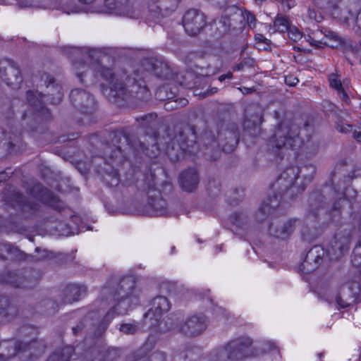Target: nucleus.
Returning <instances> with one entry per match:
<instances>
[{"mask_svg":"<svg viewBox=\"0 0 361 361\" xmlns=\"http://www.w3.org/2000/svg\"><path fill=\"white\" fill-rule=\"evenodd\" d=\"M208 69L209 70H207V71L204 73L206 75H214L219 72V69L216 66H212L211 69L209 67H208Z\"/></svg>","mask_w":361,"mask_h":361,"instance_id":"obj_49","label":"nucleus"},{"mask_svg":"<svg viewBox=\"0 0 361 361\" xmlns=\"http://www.w3.org/2000/svg\"><path fill=\"white\" fill-rule=\"evenodd\" d=\"M170 303L164 296H157L152 301V307L145 314L146 319H154L156 322L159 320L162 314L169 311Z\"/></svg>","mask_w":361,"mask_h":361,"instance_id":"obj_18","label":"nucleus"},{"mask_svg":"<svg viewBox=\"0 0 361 361\" xmlns=\"http://www.w3.org/2000/svg\"><path fill=\"white\" fill-rule=\"evenodd\" d=\"M28 193L40 200L41 202L49 205L54 209L60 210L62 208L61 203L59 198L55 196L49 190L44 188L41 184H35L28 191Z\"/></svg>","mask_w":361,"mask_h":361,"instance_id":"obj_17","label":"nucleus"},{"mask_svg":"<svg viewBox=\"0 0 361 361\" xmlns=\"http://www.w3.org/2000/svg\"><path fill=\"white\" fill-rule=\"evenodd\" d=\"M357 23L358 27H361V13H360L357 17Z\"/></svg>","mask_w":361,"mask_h":361,"instance_id":"obj_58","label":"nucleus"},{"mask_svg":"<svg viewBox=\"0 0 361 361\" xmlns=\"http://www.w3.org/2000/svg\"><path fill=\"white\" fill-rule=\"evenodd\" d=\"M9 144H10L11 147H12V146H15V145H16V143H14L13 142H9Z\"/></svg>","mask_w":361,"mask_h":361,"instance_id":"obj_61","label":"nucleus"},{"mask_svg":"<svg viewBox=\"0 0 361 361\" xmlns=\"http://www.w3.org/2000/svg\"><path fill=\"white\" fill-rule=\"evenodd\" d=\"M228 9L229 8L226 10V13L224 16H223L218 21L215 22L216 33L219 36L227 33L231 27H236L234 21L237 20L233 16V13H229L228 11Z\"/></svg>","mask_w":361,"mask_h":361,"instance_id":"obj_24","label":"nucleus"},{"mask_svg":"<svg viewBox=\"0 0 361 361\" xmlns=\"http://www.w3.org/2000/svg\"><path fill=\"white\" fill-rule=\"evenodd\" d=\"M11 173H12L11 172H7L6 171L1 172L0 173V184L2 182L6 180L10 177V175Z\"/></svg>","mask_w":361,"mask_h":361,"instance_id":"obj_48","label":"nucleus"},{"mask_svg":"<svg viewBox=\"0 0 361 361\" xmlns=\"http://www.w3.org/2000/svg\"><path fill=\"white\" fill-rule=\"evenodd\" d=\"M199 176L195 169H188L179 176V185L186 192H192L197 188Z\"/></svg>","mask_w":361,"mask_h":361,"instance_id":"obj_20","label":"nucleus"},{"mask_svg":"<svg viewBox=\"0 0 361 361\" xmlns=\"http://www.w3.org/2000/svg\"><path fill=\"white\" fill-rule=\"evenodd\" d=\"M247 221V216L244 212L235 213L231 216V222L240 228L246 226Z\"/></svg>","mask_w":361,"mask_h":361,"instance_id":"obj_30","label":"nucleus"},{"mask_svg":"<svg viewBox=\"0 0 361 361\" xmlns=\"http://www.w3.org/2000/svg\"><path fill=\"white\" fill-rule=\"evenodd\" d=\"M188 101L185 99H179L178 100L168 101L164 104V109L167 111L185 106L188 104Z\"/></svg>","mask_w":361,"mask_h":361,"instance_id":"obj_32","label":"nucleus"},{"mask_svg":"<svg viewBox=\"0 0 361 361\" xmlns=\"http://www.w3.org/2000/svg\"><path fill=\"white\" fill-rule=\"evenodd\" d=\"M81 3L88 4L92 3L94 0H79Z\"/></svg>","mask_w":361,"mask_h":361,"instance_id":"obj_59","label":"nucleus"},{"mask_svg":"<svg viewBox=\"0 0 361 361\" xmlns=\"http://www.w3.org/2000/svg\"><path fill=\"white\" fill-rule=\"evenodd\" d=\"M244 67V63L243 62H241L238 64H237L234 68L233 69L235 71H240L243 69V68Z\"/></svg>","mask_w":361,"mask_h":361,"instance_id":"obj_57","label":"nucleus"},{"mask_svg":"<svg viewBox=\"0 0 361 361\" xmlns=\"http://www.w3.org/2000/svg\"><path fill=\"white\" fill-rule=\"evenodd\" d=\"M208 320L203 314H194L188 317L180 323L178 330L180 333L188 336H196L200 335L207 327Z\"/></svg>","mask_w":361,"mask_h":361,"instance_id":"obj_8","label":"nucleus"},{"mask_svg":"<svg viewBox=\"0 0 361 361\" xmlns=\"http://www.w3.org/2000/svg\"><path fill=\"white\" fill-rule=\"evenodd\" d=\"M16 286L17 287H25V286H23V284H16Z\"/></svg>","mask_w":361,"mask_h":361,"instance_id":"obj_62","label":"nucleus"},{"mask_svg":"<svg viewBox=\"0 0 361 361\" xmlns=\"http://www.w3.org/2000/svg\"><path fill=\"white\" fill-rule=\"evenodd\" d=\"M256 40L259 41V42H262L263 43H265L267 45H269V40L267 39V38H265L261 34H257L256 35V37H255Z\"/></svg>","mask_w":361,"mask_h":361,"instance_id":"obj_50","label":"nucleus"},{"mask_svg":"<svg viewBox=\"0 0 361 361\" xmlns=\"http://www.w3.org/2000/svg\"><path fill=\"white\" fill-rule=\"evenodd\" d=\"M329 81L330 87L335 89L336 91L343 88L342 83L338 75L335 73L331 74L329 76Z\"/></svg>","mask_w":361,"mask_h":361,"instance_id":"obj_37","label":"nucleus"},{"mask_svg":"<svg viewBox=\"0 0 361 361\" xmlns=\"http://www.w3.org/2000/svg\"><path fill=\"white\" fill-rule=\"evenodd\" d=\"M126 361H142L140 358H137L134 355H131L127 357Z\"/></svg>","mask_w":361,"mask_h":361,"instance_id":"obj_56","label":"nucleus"},{"mask_svg":"<svg viewBox=\"0 0 361 361\" xmlns=\"http://www.w3.org/2000/svg\"><path fill=\"white\" fill-rule=\"evenodd\" d=\"M70 98L73 104L83 113H91L95 108L94 98L84 90H73Z\"/></svg>","mask_w":361,"mask_h":361,"instance_id":"obj_14","label":"nucleus"},{"mask_svg":"<svg viewBox=\"0 0 361 361\" xmlns=\"http://www.w3.org/2000/svg\"><path fill=\"white\" fill-rule=\"evenodd\" d=\"M83 324L80 322L78 325L73 328V331L75 335L78 334L83 329Z\"/></svg>","mask_w":361,"mask_h":361,"instance_id":"obj_53","label":"nucleus"},{"mask_svg":"<svg viewBox=\"0 0 361 361\" xmlns=\"http://www.w3.org/2000/svg\"><path fill=\"white\" fill-rule=\"evenodd\" d=\"M73 67L75 71L77 76L79 78V80L82 82V77L89 71V66L86 64L85 62L82 61H77L73 62Z\"/></svg>","mask_w":361,"mask_h":361,"instance_id":"obj_31","label":"nucleus"},{"mask_svg":"<svg viewBox=\"0 0 361 361\" xmlns=\"http://www.w3.org/2000/svg\"><path fill=\"white\" fill-rule=\"evenodd\" d=\"M118 178H116V184H118Z\"/></svg>","mask_w":361,"mask_h":361,"instance_id":"obj_64","label":"nucleus"},{"mask_svg":"<svg viewBox=\"0 0 361 361\" xmlns=\"http://www.w3.org/2000/svg\"><path fill=\"white\" fill-rule=\"evenodd\" d=\"M307 41L309 42V43L312 46H314L315 47L320 48V47H322V46L324 45L323 42H322L320 41H317V40L314 39L313 38H312L310 36H308V38L307 39Z\"/></svg>","mask_w":361,"mask_h":361,"instance_id":"obj_47","label":"nucleus"},{"mask_svg":"<svg viewBox=\"0 0 361 361\" xmlns=\"http://www.w3.org/2000/svg\"><path fill=\"white\" fill-rule=\"evenodd\" d=\"M252 341L248 337H240L232 340L224 346L212 351L210 361L238 360L248 355V348Z\"/></svg>","mask_w":361,"mask_h":361,"instance_id":"obj_7","label":"nucleus"},{"mask_svg":"<svg viewBox=\"0 0 361 361\" xmlns=\"http://www.w3.org/2000/svg\"><path fill=\"white\" fill-rule=\"evenodd\" d=\"M298 82H299V80L295 76H294L293 75H286L285 77V82L288 86L293 87Z\"/></svg>","mask_w":361,"mask_h":361,"instance_id":"obj_42","label":"nucleus"},{"mask_svg":"<svg viewBox=\"0 0 361 361\" xmlns=\"http://www.w3.org/2000/svg\"><path fill=\"white\" fill-rule=\"evenodd\" d=\"M104 6H105L104 11L106 12H110L115 8V6H116L115 0H104Z\"/></svg>","mask_w":361,"mask_h":361,"instance_id":"obj_44","label":"nucleus"},{"mask_svg":"<svg viewBox=\"0 0 361 361\" xmlns=\"http://www.w3.org/2000/svg\"><path fill=\"white\" fill-rule=\"evenodd\" d=\"M149 205L154 209L157 215L164 214L167 209V203L159 193L150 195L148 201Z\"/></svg>","mask_w":361,"mask_h":361,"instance_id":"obj_25","label":"nucleus"},{"mask_svg":"<svg viewBox=\"0 0 361 361\" xmlns=\"http://www.w3.org/2000/svg\"><path fill=\"white\" fill-rule=\"evenodd\" d=\"M288 32V37L294 42H297L302 37V34L296 28H289Z\"/></svg>","mask_w":361,"mask_h":361,"instance_id":"obj_40","label":"nucleus"},{"mask_svg":"<svg viewBox=\"0 0 361 361\" xmlns=\"http://www.w3.org/2000/svg\"><path fill=\"white\" fill-rule=\"evenodd\" d=\"M336 129H337L338 131H339L341 133H348L350 131H352L353 126L342 122V123H338L337 125Z\"/></svg>","mask_w":361,"mask_h":361,"instance_id":"obj_41","label":"nucleus"},{"mask_svg":"<svg viewBox=\"0 0 361 361\" xmlns=\"http://www.w3.org/2000/svg\"><path fill=\"white\" fill-rule=\"evenodd\" d=\"M154 74L161 78H170L172 76L171 71L167 63L162 61H157L153 65Z\"/></svg>","mask_w":361,"mask_h":361,"instance_id":"obj_28","label":"nucleus"},{"mask_svg":"<svg viewBox=\"0 0 361 361\" xmlns=\"http://www.w3.org/2000/svg\"><path fill=\"white\" fill-rule=\"evenodd\" d=\"M298 167L291 166L283 171L277 179L274 186L276 189L280 190V195L269 196L263 202L257 213V219L259 221L264 220L269 215L281 202V195L289 193L293 195L295 192H300L304 190L303 187H296L295 183L298 178L299 173L303 170Z\"/></svg>","mask_w":361,"mask_h":361,"instance_id":"obj_2","label":"nucleus"},{"mask_svg":"<svg viewBox=\"0 0 361 361\" xmlns=\"http://www.w3.org/2000/svg\"><path fill=\"white\" fill-rule=\"evenodd\" d=\"M138 326L134 323H125L121 324L119 330L125 334L133 335L137 332Z\"/></svg>","mask_w":361,"mask_h":361,"instance_id":"obj_33","label":"nucleus"},{"mask_svg":"<svg viewBox=\"0 0 361 361\" xmlns=\"http://www.w3.org/2000/svg\"><path fill=\"white\" fill-rule=\"evenodd\" d=\"M36 345V342L33 341L31 342L29 344H23V348H22V343L19 342H15L13 343L11 347L13 348L14 351L12 354L9 355V356H11L12 355H15L18 352L22 350L25 351L27 349L31 350L33 347H35Z\"/></svg>","mask_w":361,"mask_h":361,"instance_id":"obj_35","label":"nucleus"},{"mask_svg":"<svg viewBox=\"0 0 361 361\" xmlns=\"http://www.w3.org/2000/svg\"><path fill=\"white\" fill-rule=\"evenodd\" d=\"M298 221L290 219L280 224L272 223L269 228V233L277 238L286 239L294 232Z\"/></svg>","mask_w":361,"mask_h":361,"instance_id":"obj_19","label":"nucleus"},{"mask_svg":"<svg viewBox=\"0 0 361 361\" xmlns=\"http://www.w3.org/2000/svg\"><path fill=\"white\" fill-rule=\"evenodd\" d=\"M243 62L244 63V66L247 64V61H243Z\"/></svg>","mask_w":361,"mask_h":361,"instance_id":"obj_63","label":"nucleus"},{"mask_svg":"<svg viewBox=\"0 0 361 361\" xmlns=\"http://www.w3.org/2000/svg\"><path fill=\"white\" fill-rule=\"evenodd\" d=\"M352 263L355 267H361V254L354 252V255L352 258Z\"/></svg>","mask_w":361,"mask_h":361,"instance_id":"obj_45","label":"nucleus"},{"mask_svg":"<svg viewBox=\"0 0 361 361\" xmlns=\"http://www.w3.org/2000/svg\"><path fill=\"white\" fill-rule=\"evenodd\" d=\"M140 289L135 286L132 277L123 278L119 283L111 281L101 290V305L104 308L110 304L113 306L107 312L102 323L103 330L116 314H124L133 305L138 304Z\"/></svg>","mask_w":361,"mask_h":361,"instance_id":"obj_1","label":"nucleus"},{"mask_svg":"<svg viewBox=\"0 0 361 361\" xmlns=\"http://www.w3.org/2000/svg\"><path fill=\"white\" fill-rule=\"evenodd\" d=\"M154 116H154L153 114H149V115H146V116H145L142 117V118L143 120H145V119H147V118H153Z\"/></svg>","mask_w":361,"mask_h":361,"instance_id":"obj_60","label":"nucleus"},{"mask_svg":"<svg viewBox=\"0 0 361 361\" xmlns=\"http://www.w3.org/2000/svg\"><path fill=\"white\" fill-rule=\"evenodd\" d=\"M298 127L290 121L281 122L270 138V145L273 148L295 149L300 147L301 140L298 137Z\"/></svg>","mask_w":361,"mask_h":361,"instance_id":"obj_6","label":"nucleus"},{"mask_svg":"<svg viewBox=\"0 0 361 361\" xmlns=\"http://www.w3.org/2000/svg\"><path fill=\"white\" fill-rule=\"evenodd\" d=\"M337 93L342 101H343L345 103H348L350 99H349L348 95L344 90L343 87L341 90H338L337 91Z\"/></svg>","mask_w":361,"mask_h":361,"instance_id":"obj_46","label":"nucleus"},{"mask_svg":"<svg viewBox=\"0 0 361 361\" xmlns=\"http://www.w3.org/2000/svg\"><path fill=\"white\" fill-rule=\"evenodd\" d=\"M228 11L229 13H233V16L236 18V20H246L247 24L250 27L252 28L255 26L257 20L256 18L250 11H243L242 10H240L235 6L230 7Z\"/></svg>","mask_w":361,"mask_h":361,"instance_id":"obj_26","label":"nucleus"},{"mask_svg":"<svg viewBox=\"0 0 361 361\" xmlns=\"http://www.w3.org/2000/svg\"><path fill=\"white\" fill-rule=\"evenodd\" d=\"M47 87V92L42 95L38 92L27 91V99L30 106H32L39 116H42L47 119L49 117V110L44 106V99L53 104H59L63 98L62 87L59 84L55 83L54 78L49 74L45 73L41 76Z\"/></svg>","mask_w":361,"mask_h":361,"instance_id":"obj_4","label":"nucleus"},{"mask_svg":"<svg viewBox=\"0 0 361 361\" xmlns=\"http://www.w3.org/2000/svg\"><path fill=\"white\" fill-rule=\"evenodd\" d=\"M360 290L357 282L351 281L343 284L336 297V304L345 308L355 302Z\"/></svg>","mask_w":361,"mask_h":361,"instance_id":"obj_12","label":"nucleus"},{"mask_svg":"<svg viewBox=\"0 0 361 361\" xmlns=\"http://www.w3.org/2000/svg\"><path fill=\"white\" fill-rule=\"evenodd\" d=\"M101 76L109 85V87L104 89L105 94L111 98L127 99L129 97H134L141 88L145 86V82L142 80H137L138 74L135 73L133 75L127 76L126 84L124 85L120 78L123 77L114 74L112 70L100 67L99 69Z\"/></svg>","mask_w":361,"mask_h":361,"instance_id":"obj_3","label":"nucleus"},{"mask_svg":"<svg viewBox=\"0 0 361 361\" xmlns=\"http://www.w3.org/2000/svg\"><path fill=\"white\" fill-rule=\"evenodd\" d=\"M24 253L23 252H21L17 247L9 243L6 257L13 259H22Z\"/></svg>","mask_w":361,"mask_h":361,"instance_id":"obj_34","label":"nucleus"},{"mask_svg":"<svg viewBox=\"0 0 361 361\" xmlns=\"http://www.w3.org/2000/svg\"><path fill=\"white\" fill-rule=\"evenodd\" d=\"M121 351L116 348H94L85 353L83 361H118Z\"/></svg>","mask_w":361,"mask_h":361,"instance_id":"obj_16","label":"nucleus"},{"mask_svg":"<svg viewBox=\"0 0 361 361\" xmlns=\"http://www.w3.org/2000/svg\"><path fill=\"white\" fill-rule=\"evenodd\" d=\"M353 137L358 142L361 143V132L357 130H354L353 132Z\"/></svg>","mask_w":361,"mask_h":361,"instance_id":"obj_52","label":"nucleus"},{"mask_svg":"<svg viewBox=\"0 0 361 361\" xmlns=\"http://www.w3.org/2000/svg\"><path fill=\"white\" fill-rule=\"evenodd\" d=\"M197 149L194 128L185 124L177 128L175 136L167 145L166 152L172 161H176L185 154H193Z\"/></svg>","mask_w":361,"mask_h":361,"instance_id":"obj_5","label":"nucleus"},{"mask_svg":"<svg viewBox=\"0 0 361 361\" xmlns=\"http://www.w3.org/2000/svg\"><path fill=\"white\" fill-rule=\"evenodd\" d=\"M74 352L72 346L68 345L56 350L47 361H69Z\"/></svg>","mask_w":361,"mask_h":361,"instance_id":"obj_27","label":"nucleus"},{"mask_svg":"<svg viewBox=\"0 0 361 361\" xmlns=\"http://www.w3.org/2000/svg\"><path fill=\"white\" fill-rule=\"evenodd\" d=\"M274 27L278 31L284 32L289 29L288 21L283 17L277 18L274 21Z\"/></svg>","mask_w":361,"mask_h":361,"instance_id":"obj_36","label":"nucleus"},{"mask_svg":"<svg viewBox=\"0 0 361 361\" xmlns=\"http://www.w3.org/2000/svg\"><path fill=\"white\" fill-rule=\"evenodd\" d=\"M3 200L6 204L13 208H21L24 211H35L38 207V204L36 202H25L22 194L13 186L6 188L3 195Z\"/></svg>","mask_w":361,"mask_h":361,"instance_id":"obj_13","label":"nucleus"},{"mask_svg":"<svg viewBox=\"0 0 361 361\" xmlns=\"http://www.w3.org/2000/svg\"><path fill=\"white\" fill-rule=\"evenodd\" d=\"M350 235L348 233H336L331 241L327 253L331 259L341 257L349 248Z\"/></svg>","mask_w":361,"mask_h":361,"instance_id":"obj_15","label":"nucleus"},{"mask_svg":"<svg viewBox=\"0 0 361 361\" xmlns=\"http://www.w3.org/2000/svg\"><path fill=\"white\" fill-rule=\"evenodd\" d=\"M343 201H344L343 199H340L339 200L336 202L334 204L333 209H335V210L338 209L341 207V202H343Z\"/></svg>","mask_w":361,"mask_h":361,"instance_id":"obj_55","label":"nucleus"},{"mask_svg":"<svg viewBox=\"0 0 361 361\" xmlns=\"http://www.w3.org/2000/svg\"><path fill=\"white\" fill-rule=\"evenodd\" d=\"M0 78L14 89L19 87L23 81L19 68L8 59L0 61Z\"/></svg>","mask_w":361,"mask_h":361,"instance_id":"obj_10","label":"nucleus"},{"mask_svg":"<svg viewBox=\"0 0 361 361\" xmlns=\"http://www.w3.org/2000/svg\"><path fill=\"white\" fill-rule=\"evenodd\" d=\"M183 25L189 35H197L206 25L205 16L199 10H188L183 17Z\"/></svg>","mask_w":361,"mask_h":361,"instance_id":"obj_9","label":"nucleus"},{"mask_svg":"<svg viewBox=\"0 0 361 361\" xmlns=\"http://www.w3.org/2000/svg\"><path fill=\"white\" fill-rule=\"evenodd\" d=\"M75 54H81L84 59L86 60H94L99 58L100 55L99 51L97 49H90V48L85 47L82 49L75 48L74 49Z\"/></svg>","mask_w":361,"mask_h":361,"instance_id":"obj_29","label":"nucleus"},{"mask_svg":"<svg viewBox=\"0 0 361 361\" xmlns=\"http://www.w3.org/2000/svg\"><path fill=\"white\" fill-rule=\"evenodd\" d=\"M324 255V250L320 246H314L307 254L302 267L307 273H310L318 267Z\"/></svg>","mask_w":361,"mask_h":361,"instance_id":"obj_21","label":"nucleus"},{"mask_svg":"<svg viewBox=\"0 0 361 361\" xmlns=\"http://www.w3.org/2000/svg\"><path fill=\"white\" fill-rule=\"evenodd\" d=\"M233 78V73L231 72H228L226 74L221 75L219 77V80L222 82L226 79H231Z\"/></svg>","mask_w":361,"mask_h":361,"instance_id":"obj_51","label":"nucleus"},{"mask_svg":"<svg viewBox=\"0 0 361 361\" xmlns=\"http://www.w3.org/2000/svg\"><path fill=\"white\" fill-rule=\"evenodd\" d=\"M86 292L87 287L84 285H68L63 290L64 302L71 303L78 301L82 296L85 295Z\"/></svg>","mask_w":361,"mask_h":361,"instance_id":"obj_23","label":"nucleus"},{"mask_svg":"<svg viewBox=\"0 0 361 361\" xmlns=\"http://www.w3.org/2000/svg\"><path fill=\"white\" fill-rule=\"evenodd\" d=\"M246 119L244 121V128L250 130L253 127L254 133L259 131L258 126L262 122V116L259 108L254 105L245 111Z\"/></svg>","mask_w":361,"mask_h":361,"instance_id":"obj_22","label":"nucleus"},{"mask_svg":"<svg viewBox=\"0 0 361 361\" xmlns=\"http://www.w3.org/2000/svg\"><path fill=\"white\" fill-rule=\"evenodd\" d=\"M9 243H0V258L6 257Z\"/></svg>","mask_w":361,"mask_h":361,"instance_id":"obj_43","label":"nucleus"},{"mask_svg":"<svg viewBox=\"0 0 361 361\" xmlns=\"http://www.w3.org/2000/svg\"><path fill=\"white\" fill-rule=\"evenodd\" d=\"M149 92L146 85L140 90V91L135 95L133 98H135L140 101H146L149 98Z\"/></svg>","mask_w":361,"mask_h":361,"instance_id":"obj_39","label":"nucleus"},{"mask_svg":"<svg viewBox=\"0 0 361 361\" xmlns=\"http://www.w3.org/2000/svg\"><path fill=\"white\" fill-rule=\"evenodd\" d=\"M149 361H166V354L164 351L161 350H156L153 352L149 357Z\"/></svg>","mask_w":361,"mask_h":361,"instance_id":"obj_38","label":"nucleus"},{"mask_svg":"<svg viewBox=\"0 0 361 361\" xmlns=\"http://www.w3.org/2000/svg\"><path fill=\"white\" fill-rule=\"evenodd\" d=\"M219 139L225 152L234 150L240 139V130L235 123H228L221 128Z\"/></svg>","mask_w":361,"mask_h":361,"instance_id":"obj_11","label":"nucleus"},{"mask_svg":"<svg viewBox=\"0 0 361 361\" xmlns=\"http://www.w3.org/2000/svg\"><path fill=\"white\" fill-rule=\"evenodd\" d=\"M239 89L243 92V94H249V93H252L255 91L254 88H248V87H240Z\"/></svg>","mask_w":361,"mask_h":361,"instance_id":"obj_54","label":"nucleus"}]
</instances>
